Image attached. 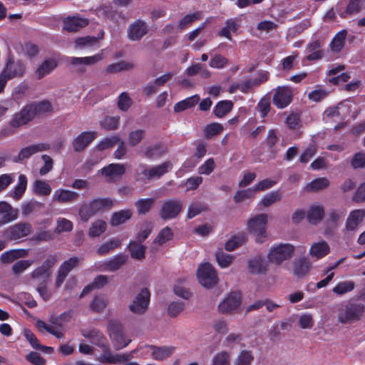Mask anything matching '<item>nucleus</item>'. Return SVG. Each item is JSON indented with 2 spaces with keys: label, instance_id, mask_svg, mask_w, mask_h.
Segmentation results:
<instances>
[{
  "label": "nucleus",
  "instance_id": "obj_41",
  "mask_svg": "<svg viewBox=\"0 0 365 365\" xmlns=\"http://www.w3.org/2000/svg\"><path fill=\"white\" fill-rule=\"evenodd\" d=\"M247 241L245 234L239 233L232 236L225 243V249L227 251H232L239 248Z\"/></svg>",
  "mask_w": 365,
  "mask_h": 365
},
{
  "label": "nucleus",
  "instance_id": "obj_44",
  "mask_svg": "<svg viewBox=\"0 0 365 365\" xmlns=\"http://www.w3.org/2000/svg\"><path fill=\"white\" fill-rule=\"evenodd\" d=\"M143 153L148 158H158L165 153V149L160 144H153L145 147Z\"/></svg>",
  "mask_w": 365,
  "mask_h": 365
},
{
  "label": "nucleus",
  "instance_id": "obj_38",
  "mask_svg": "<svg viewBox=\"0 0 365 365\" xmlns=\"http://www.w3.org/2000/svg\"><path fill=\"white\" fill-rule=\"evenodd\" d=\"M135 63L131 61H120L117 63L109 64L106 71L109 73H115L120 71H130L134 68Z\"/></svg>",
  "mask_w": 365,
  "mask_h": 365
},
{
  "label": "nucleus",
  "instance_id": "obj_30",
  "mask_svg": "<svg viewBox=\"0 0 365 365\" xmlns=\"http://www.w3.org/2000/svg\"><path fill=\"white\" fill-rule=\"evenodd\" d=\"M248 269L250 274H264L267 270V262L261 257H255L248 262Z\"/></svg>",
  "mask_w": 365,
  "mask_h": 365
},
{
  "label": "nucleus",
  "instance_id": "obj_36",
  "mask_svg": "<svg viewBox=\"0 0 365 365\" xmlns=\"http://www.w3.org/2000/svg\"><path fill=\"white\" fill-rule=\"evenodd\" d=\"M133 212L130 210H121L113 213L110 217V224L112 226H118L125 223L130 219Z\"/></svg>",
  "mask_w": 365,
  "mask_h": 365
},
{
  "label": "nucleus",
  "instance_id": "obj_34",
  "mask_svg": "<svg viewBox=\"0 0 365 365\" xmlns=\"http://www.w3.org/2000/svg\"><path fill=\"white\" fill-rule=\"evenodd\" d=\"M90 203L96 214L110 210L114 206V200L108 197L94 199Z\"/></svg>",
  "mask_w": 365,
  "mask_h": 365
},
{
  "label": "nucleus",
  "instance_id": "obj_43",
  "mask_svg": "<svg viewBox=\"0 0 365 365\" xmlns=\"http://www.w3.org/2000/svg\"><path fill=\"white\" fill-rule=\"evenodd\" d=\"M233 103L231 101H221L215 106L213 113L217 118H222L231 111Z\"/></svg>",
  "mask_w": 365,
  "mask_h": 365
},
{
  "label": "nucleus",
  "instance_id": "obj_64",
  "mask_svg": "<svg viewBox=\"0 0 365 365\" xmlns=\"http://www.w3.org/2000/svg\"><path fill=\"white\" fill-rule=\"evenodd\" d=\"M230 356L227 351L219 352L214 356L211 365H229Z\"/></svg>",
  "mask_w": 365,
  "mask_h": 365
},
{
  "label": "nucleus",
  "instance_id": "obj_32",
  "mask_svg": "<svg viewBox=\"0 0 365 365\" xmlns=\"http://www.w3.org/2000/svg\"><path fill=\"white\" fill-rule=\"evenodd\" d=\"M347 33L346 30L343 29L335 34L329 44L330 49L332 52L339 53L342 50L346 43Z\"/></svg>",
  "mask_w": 365,
  "mask_h": 365
},
{
  "label": "nucleus",
  "instance_id": "obj_8",
  "mask_svg": "<svg viewBox=\"0 0 365 365\" xmlns=\"http://www.w3.org/2000/svg\"><path fill=\"white\" fill-rule=\"evenodd\" d=\"M242 303V295L240 292H231L218 305V310L221 314H227L238 309Z\"/></svg>",
  "mask_w": 365,
  "mask_h": 365
},
{
  "label": "nucleus",
  "instance_id": "obj_25",
  "mask_svg": "<svg viewBox=\"0 0 365 365\" xmlns=\"http://www.w3.org/2000/svg\"><path fill=\"white\" fill-rule=\"evenodd\" d=\"M365 218V210L357 209L352 210L346 222V229L349 231H352L356 229V227L363 222Z\"/></svg>",
  "mask_w": 365,
  "mask_h": 365
},
{
  "label": "nucleus",
  "instance_id": "obj_50",
  "mask_svg": "<svg viewBox=\"0 0 365 365\" xmlns=\"http://www.w3.org/2000/svg\"><path fill=\"white\" fill-rule=\"evenodd\" d=\"M256 192L254 187L246 190H238L235 194L233 199L237 203L242 202L246 200L254 198Z\"/></svg>",
  "mask_w": 365,
  "mask_h": 365
},
{
  "label": "nucleus",
  "instance_id": "obj_35",
  "mask_svg": "<svg viewBox=\"0 0 365 365\" xmlns=\"http://www.w3.org/2000/svg\"><path fill=\"white\" fill-rule=\"evenodd\" d=\"M57 66L56 61L53 58L46 59L36 70V75L38 79L51 73Z\"/></svg>",
  "mask_w": 365,
  "mask_h": 365
},
{
  "label": "nucleus",
  "instance_id": "obj_21",
  "mask_svg": "<svg viewBox=\"0 0 365 365\" xmlns=\"http://www.w3.org/2000/svg\"><path fill=\"white\" fill-rule=\"evenodd\" d=\"M97 133L94 131L83 132L76 137L73 141V147L75 151L83 150L97 137Z\"/></svg>",
  "mask_w": 365,
  "mask_h": 365
},
{
  "label": "nucleus",
  "instance_id": "obj_15",
  "mask_svg": "<svg viewBox=\"0 0 365 365\" xmlns=\"http://www.w3.org/2000/svg\"><path fill=\"white\" fill-rule=\"evenodd\" d=\"M337 12L342 18L357 14L361 9V0H341L337 4Z\"/></svg>",
  "mask_w": 365,
  "mask_h": 365
},
{
  "label": "nucleus",
  "instance_id": "obj_61",
  "mask_svg": "<svg viewBox=\"0 0 365 365\" xmlns=\"http://www.w3.org/2000/svg\"><path fill=\"white\" fill-rule=\"evenodd\" d=\"M120 123V117L118 116H108L106 117L101 123L103 128L108 130H113L118 128Z\"/></svg>",
  "mask_w": 365,
  "mask_h": 365
},
{
  "label": "nucleus",
  "instance_id": "obj_16",
  "mask_svg": "<svg viewBox=\"0 0 365 365\" xmlns=\"http://www.w3.org/2000/svg\"><path fill=\"white\" fill-rule=\"evenodd\" d=\"M292 99L291 88L287 86H279L273 96V103L279 108H284L291 103Z\"/></svg>",
  "mask_w": 365,
  "mask_h": 365
},
{
  "label": "nucleus",
  "instance_id": "obj_14",
  "mask_svg": "<svg viewBox=\"0 0 365 365\" xmlns=\"http://www.w3.org/2000/svg\"><path fill=\"white\" fill-rule=\"evenodd\" d=\"M101 348L103 350V354L99 357V361L102 363L118 364L129 361L131 357L128 354H113L108 343L105 344V346Z\"/></svg>",
  "mask_w": 365,
  "mask_h": 365
},
{
  "label": "nucleus",
  "instance_id": "obj_26",
  "mask_svg": "<svg viewBox=\"0 0 365 365\" xmlns=\"http://www.w3.org/2000/svg\"><path fill=\"white\" fill-rule=\"evenodd\" d=\"M63 29L68 31H76L88 25L86 19L78 16L67 17L63 19Z\"/></svg>",
  "mask_w": 365,
  "mask_h": 365
},
{
  "label": "nucleus",
  "instance_id": "obj_23",
  "mask_svg": "<svg viewBox=\"0 0 365 365\" xmlns=\"http://www.w3.org/2000/svg\"><path fill=\"white\" fill-rule=\"evenodd\" d=\"M101 172L108 181H113L125 173V167L123 164L112 163L102 168Z\"/></svg>",
  "mask_w": 365,
  "mask_h": 365
},
{
  "label": "nucleus",
  "instance_id": "obj_51",
  "mask_svg": "<svg viewBox=\"0 0 365 365\" xmlns=\"http://www.w3.org/2000/svg\"><path fill=\"white\" fill-rule=\"evenodd\" d=\"M355 287V283L353 281H344L339 282L332 289L333 292L337 295H342L352 291Z\"/></svg>",
  "mask_w": 365,
  "mask_h": 365
},
{
  "label": "nucleus",
  "instance_id": "obj_24",
  "mask_svg": "<svg viewBox=\"0 0 365 365\" xmlns=\"http://www.w3.org/2000/svg\"><path fill=\"white\" fill-rule=\"evenodd\" d=\"M148 348L151 351V356L155 360L163 361L170 356L175 351L173 346H157L148 345Z\"/></svg>",
  "mask_w": 365,
  "mask_h": 365
},
{
  "label": "nucleus",
  "instance_id": "obj_63",
  "mask_svg": "<svg viewBox=\"0 0 365 365\" xmlns=\"http://www.w3.org/2000/svg\"><path fill=\"white\" fill-rule=\"evenodd\" d=\"M73 229V223L68 219L60 217L56 221L55 232L61 233L63 232H70Z\"/></svg>",
  "mask_w": 365,
  "mask_h": 365
},
{
  "label": "nucleus",
  "instance_id": "obj_48",
  "mask_svg": "<svg viewBox=\"0 0 365 365\" xmlns=\"http://www.w3.org/2000/svg\"><path fill=\"white\" fill-rule=\"evenodd\" d=\"M329 185V181L326 178H317L305 186V190L309 192L318 191L327 187Z\"/></svg>",
  "mask_w": 365,
  "mask_h": 365
},
{
  "label": "nucleus",
  "instance_id": "obj_56",
  "mask_svg": "<svg viewBox=\"0 0 365 365\" xmlns=\"http://www.w3.org/2000/svg\"><path fill=\"white\" fill-rule=\"evenodd\" d=\"M292 252H268V259L270 262L277 265L280 264L283 261L289 259Z\"/></svg>",
  "mask_w": 365,
  "mask_h": 365
},
{
  "label": "nucleus",
  "instance_id": "obj_53",
  "mask_svg": "<svg viewBox=\"0 0 365 365\" xmlns=\"http://www.w3.org/2000/svg\"><path fill=\"white\" fill-rule=\"evenodd\" d=\"M173 233L171 229L168 227H165L163 228L155 240L153 241L154 244L163 245L168 241L170 240L173 238Z\"/></svg>",
  "mask_w": 365,
  "mask_h": 365
},
{
  "label": "nucleus",
  "instance_id": "obj_17",
  "mask_svg": "<svg viewBox=\"0 0 365 365\" xmlns=\"http://www.w3.org/2000/svg\"><path fill=\"white\" fill-rule=\"evenodd\" d=\"M79 264V259L73 257L63 262L60 266L56 281V287H60L68 276V273Z\"/></svg>",
  "mask_w": 365,
  "mask_h": 365
},
{
  "label": "nucleus",
  "instance_id": "obj_49",
  "mask_svg": "<svg viewBox=\"0 0 365 365\" xmlns=\"http://www.w3.org/2000/svg\"><path fill=\"white\" fill-rule=\"evenodd\" d=\"M344 258H340L338 259L332 266L328 267L326 270V273H329L327 277L319 282H318L316 284V287L317 289H322L323 287H325L334 278V273L330 272L332 269L337 267L343 261Z\"/></svg>",
  "mask_w": 365,
  "mask_h": 365
},
{
  "label": "nucleus",
  "instance_id": "obj_40",
  "mask_svg": "<svg viewBox=\"0 0 365 365\" xmlns=\"http://www.w3.org/2000/svg\"><path fill=\"white\" fill-rule=\"evenodd\" d=\"M200 101V96L198 95H194L188 97L182 101L178 102L174 106V111L179 113L186 109L190 108L196 105Z\"/></svg>",
  "mask_w": 365,
  "mask_h": 365
},
{
  "label": "nucleus",
  "instance_id": "obj_27",
  "mask_svg": "<svg viewBox=\"0 0 365 365\" xmlns=\"http://www.w3.org/2000/svg\"><path fill=\"white\" fill-rule=\"evenodd\" d=\"M0 215L2 217L0 219V225H4L15 220L18 216V210L6 202H0Z\"/></svg>",
  "mask_w": 365,
  "mask_h": 365
},
{
  "label": "nucleus",
  "instance_id": "obj_1",
  "mask_svg": "<svg viewBox=\"0 0 365 365\" xmlns=\"http://www.w3.org/2000/svg\"><path fill=\"white\" fill-rule=\"evenodd\" d=\"M268 215L260 213L252 216L247 222V230L255 235L257 243H262L267 237V227L268 224Z\"/></svg>",
  "mask_w": 365,
  "mask_h": 365
},
{
  "label": "nucleus",
  "instance_id": "obj_37",
  "mask_svg": "<svg viewBox=\"0 0 365 365\" xmlns=\"http://www.w3.org/2000/svg\"><path fill=\"white\" fill-rule=\"evenodd\" d=\"M240 26V25L238 20L235 19H227L226 21V26L219 31L218 35L221 37H225L228 40H231V33H235Z\"/></svg>",
  "mask_w": 365,
  "mask_h": 365
},
{
  "label": "nucleus",
  "instance_id": "obj_39",
  "mask_svg": "<svg viewBox=\"0 0 365 365\" xmlns=\"http://www.w3.org/2000/svg\"><path fill=\"white\" fill-rule=\"evenodd\" d=\"M51 190L49 183L42 180H36L32 185V191L36 195L48 196L51 194Z\"/></svg>",
  "mask_w": 365,
  "mask_h": 365
},
{
  "label": "nucleus",
  "instance_id": "obj_60",
  "mask_svg": "<svg viewBox=\"0 0 365 365\" xmlns=\"http://www.w3.org/2000/svg\"><path fill=\"white\" fill-rule=\"evenodd\" d=\"M200 19V13L196 12L192 14H187L179 21L178 28L182 30L190 26L194 21Z\"/></svg>",
  "mask_w": 365,
  "mask_h": 365
},
{
  "label": "nucleus",
  "instance_id": "obj_46",
  "mask_svg": "<svg viewBox=\"0 0 365 365\" xmlns=\"http://www.w3.org/2000/svg\"><path fill=\"white\" fill-rule=\"evenodd\" d=\"M146 132L143 129L131 130L128 135V144L134 147L138 145L145 137Z\"/></svg>",
  "mask_w": 365,
  "mask_h": 365
},
{
  "label": "nucleus",
  "instance_id": "obj_20",
  "mask_svg": "<svg viewBox=\"0 0 365 365\" xmlns=\"http://www.w3.org/2000/svg\"><path fill=\"white\" fill-rule=\"evenodd\" d=\"M49 148L48 144L38 143L22 148L19 155L14 158V162L19 163L29 158L32 155L46 150Z\"/></svg>",
  "mask_w": 365,
  "mask_h": 365
},
{
  "label": "nucleus",
  "instance_id": "obj_31",
  "mask_svg": "<svg viewBox=\"0 0 365 365\" xmlns=\"http://www.w3.org/2000/svg\"><path fill=\"white\" fill-rule=\"evenodd\" d=\"M350 106L348 103H339L336 106L330 107L324 113V119L328 120L336 117L344 116L346 115Z\"/></svg>",
  "mask_w": 365,
  "mask_h": 365
},
{
  "label": "nucleus",
  "instance_id": "obj_47",
  "mask_svg": "<svg viewBox=\"0 0 365 365\" xmlns=\"http://www.w3.org/2000/svg\"><path fill=\"white\" fill-rule=\"evenodd\" d=\"M107 227V224L102 220H98L93 222L89 228L88 236L91 237H98L103 234Z\"/></svg>",
  "mask_w": 365,
  "mask_h": 365
},
{
  "label": "nucleus",
  "instance_id": "obj_18",
  "mask_svg": "<svg viewBox=\"0 0 365 365\" xmlns=\"http://www.w3.org/2000/svg\"><path fill=\"white\" fill-rule=\"evenodd\" d=\"M79 194L68 189L58 188L56 190L52 196V201L59 204H71L76 201Z\"/></svg>",
  "mask_w": 365,
  "mask_h": 365
},
{
  "label": "nucleus",
  "instance_id": "obj_9",
  "mask_svg": "<svg viewBox=\"0 0 365 365\" xmlns=\"http://www.w3.org/2000/svg\"><path fill=\"white\" fill-rule=\"evenodd\" d=\"M26 71V66L21 61H14V60H8L1 75L2 77L9 81L14 78H21Z\"/></svg>",
  "mask_w": 365,
  "mask_h": 365
},
{
  "label": "nucleus",
  "instance_id": "obj_52",
  "mask_svg": "<svg viewBox=\"0 0 365 365\" xmlns=\"http://www.w3.org/2000/svg\"><path fill=\"white\" fill-rule=\"evenodd\" d=\"M154 202L153 198L140 199L135 202V205L139 214H146L153 207Z\"/></svg>",
  "mask_w": 365,
  "mask_h": 365
},
{
  "label": "nucleus",
  "instance_id": "obj_6",
  "mask_svg": "<svg viewBox=\"0 0 365 365\" xmlns=\"http://www.w3.org/2000/svg\"><path fill=\"white\" fill-rule=\"evenodd\" d=\"M103 59V50L99 53L86 57H71L69 63L78 73H84L87 70V66H91Z\"/></svg>",
  "mask_w": 365,
  "mask_h": 365
},
{
  "label": "nucleus",
  "instance_id": "obj_58",
  "mask_svg": "<svg viewBox=\"0 0 365 365\" xmlns=\"http://www.w3.org/2000/svg\"><path fill=\"white\" fill-rule=\"evenodd\" d=\"M215 258L218 265L221 268H226L230 265L235 259L234 255H228L226 252H215Z\"/></svg>",
  "mask_w": 365,
  "mask_h": 365
},
{
  "label": "nucleus",
  "instance_id": "obj_57",
  "mask_svg": "<svg viewBox=\"0 0 365 365\" xmlns=\"http://www.w3.org/2000/svg\"><path fill=\"white\" fill-rule=\"evenodd\" d=\"M254 356L251 351L242 350L235 361V365H251Z\"/></svg>",
  "mask_w": 365,
  "mask_h": 365
},
{
  "label": "nucleus",
  "instance_id": "obj_13",
  "mask_svg": "<svg viewBox=\"0 0 365 365\" xmlns=\"http://www.w3.org/2000/svg\"><path fill=\"white\" fill-rule=\"evenodd\" d=\"M31 232L29 223L21 222L10 226L4 231V235L11 240H19L28 236Z\"/></svg>",
  "mask_w": 365,
  "mask_h": 365
},
{
  "label": "nucleus",
  "instance_id": "obj_2",
  "mask_svg": "<svg viewBox=\"0 0 365 365\" xmlns=\"http://www.w3.org/2000/svg\"><path fill=\"white\" fill-rule=\"evenodd\" d=\"M173 168V164L166 161L162 164L148 168L146 165L140 164L136 169L138 180L158 179Z\"/></svg>",
  "mask_w": 365,
  "mask_h": 365
},
{
  "label": "nucleus",
  "instance_id": "obj_59",
  "mask_svg": "<svg viewBox=\"0 0 365 365\" xmlns=\"http://www.w3.org/2000/svg\"><path fill=\"white\" fill-rule=\"evenodd\" d=\"M133 104L129 94L125 92L120 93L118 98V108L122 111H127Z\"/></svg>",
  "mask_w": 365,
  "mask_h": 365
},
{
  "label": "nucleus",
  "instance_id": "obj_42",
  "mask_svg": "<svg viewBox=\"0 0 365 365\" xmlns=\"http://www.w3.org/2000/svg\"><path fill=\"white\" fill-rule=\"evenodd\" d=\"M281 199L282 192L279 190H274L265 195L258 205L263 207H269L274 203L279 202Z\"/></svg>",
  "mask_w": 365,
  "mask_h": 365
},
{
  "label": "nucleus",
  "instance_id": "obj_54",
  "mask_svg": "<svg viewBox=\"0 0 365 365\" xmlns=\"http://www.w3.org/2000/svg\"><path fill=\"white\" fill-rule=\"evenodd\" d=\"M126 261L124 255H118L114 259L105 264V268L108 271L114 272L118 270Z\"/></svg>",
  "mask_w": 365,
  "mask_h": 365
},
{
  "label": "nucleus",
  "instance_id": "obj_33",
  "mask_svg": "<svg viewBox=\"0 0 365 365\" xmlns=\"http://www.w3.org/2000/svg\"><path fill=\"white\" fill-rule=\"evenodd\" d=\"M321 42L319 40H314L307 45L306 48L307 60L315 61L322 58L324 53L321 49Z\"/></svg>",
  "mask_w": 365,
  "mask_h": 365
},
{
  "label": "nucleus",
  "instance_id": "obj_19",
  "mask_svg": "<svg viewBox=\"0 0 365 365\" xmlns=\"http://www.w3.org/2000/svg\"><path fill=\"white\" fill-rule=\"evenodd\" d=\"M35 108L32 104L26 106L21 111L16 114L11 121L12 127H19L26 124L36 115Z\"/></svg>",
  "mask_w": 365,
  "mask_h": 365
},
{
  "label": "nucleus",
  "instance_id": "obj_5",
  "mask_svg": "<svg viewBox=\"0 0 365 365\" xmlns=\"http://www.w3.org/2000/svg\"><path fill=\"white\" fill-rule=\"evenodd\" d=\"M364 304H348L339 311L338 320L342 324L358 320L364 312Z\"/></svg>",
  "mask_w": 365,
  "mask_h": 365
},
{
  "label": "nucleus",
  "instance_id": "obj_4",
  "mask_svg": "<svg viewBox=\"0 0 365 365\" xmlns=\"http://www.w3.org/2000/svg\"><path fill=\"white\" fill-rule=\"evenodd\" d=\"M182 202L176 198L168 199L162 202L159 212L160 217L164 220H170L176 218L182 212Z\"/></svg>",
  "mask_w": 365,
  "mask_h": 365
},
{
  "label": "nucleus",
  "instance_id": "obj_45",
  "mask_svg": "<svg viewBox=\"0 0 365 365\" xmlns=\"http://www.w3.org/2000/svg\"><path fill=\"white\" fill-rule=\"evenodd\" d=\"M27 187V178L25 175L21 174L19 176V182L16 185L14 190L11 194V196L16 199L19 200L23 194L25 192Z\"/></svg>",
  "mask_w": 365,
  "mask_h": 365
},
{
  "label": "nucleus",
  "instance_id": "obj_12",
  "mask_svg": "<svg viewBox=\"0 0 365 365\" xmlns=\"http://www.w3.org/2000/svg\"><path fill=\"white\" fill-rule=\"evenodd\" d=\"M149 31V26L145 21L138 19L129 25L127 29L128 38L132 41H138L145 36Z\"/></svg>",
  "mask_w": 365,
  "mask_h": 365
},
{
  "label": "nucleus",
  "instance_id": "obj_11",
  "mask_svg": "<svg viewBox=\"0 0 365 365\" xmlns=\"http://www.w3.org/2000/svg\"><path fill=\"white\" fill-rule=\"evenodd\" d=\"M312 262L308 257H300L292 262L291 273L297 279H303L309 273Z\"/></svg>",
  "mask_w": 365,
  "mask_h": 365
},
{
  "label": "nucleus",
  "instance_id": "obj_62",
  "mask_svg": "<svg viewBox=\"0 0 365 365\" xmlns=\"http://www.w3.org/2000/svg\"><path fill=\"white\" fill-rule=\"evenodd\" d=\"M123 239L120 237H113L103 243L100 247L99 251H110L120 248Z\"/></svg>",
  "mask_w": 365,
  "mask_h": 365
},
{
  "label": "nucleus",
  "instance_id": "obj_3",
  "mask_svg": "<svg viewBox=\"0 0 365 365\" xmlns=\"http://www.w3.org/2000/svg\"><path fill=\"white\" fill-rule=\"evenodd\" d=\"M199 282L206 288H212L217 283V276L213 266L209 262L201 264L197 270Z\"/></svg>",
  "mask_w": 365,
  "mask_h": 365
},
{
  "label": "nucleus",
  "instance_id": "obj_29",
  "mask_svg": "<svg viewBox=\"0 0 365 365\" xmlns=\"http://www.w3.org/2000/svg\"><path fill=\"white\" fill-rule=\"evenodd\" d=\"M103 35L104 32L101 31L98 37L87 36L78 38L75 40V48L78 49H84L96 46L98 44L99 40L103 38Z\"/></svg>",
  "mask_w": 365,
  "mask_h": 365
},
{
  "label": "nucleus",
  "instance_id": "obj_10",
  "mask_svg": "<svg viewBox=\"0 0 365 365\" xmlns=\"http://www.w3.org/2000/svg\"><path fill=\"white\" fill-rule=\"evenodd\" d=\"M150 293L147 288L142 289L130 305V310L135 314H142L148 309Z\"/></svg>",
  "mask_w": 365,
  "mask_h": 365
},
{
  "label": "nucleus",
  "instance_id": "obj_7",
  "mask_svg": "<svg viewBox=\"0 0 365 365\" xmlns=\"http://www.w3.org/2000/svg\"><path fill=\"white\" fill-rule=\"evenodd\" d=\"M108 330L113 346L116 349L118 350L127 346L131 341L130 339L125 338L120 324L110 322L108 324Z\"/></svg>",
  "mask_w": 365,
  "mask_h": 365
},
{
  "label": "nucleus",
  "instance_id": "obj_55",
  "mask_svg": "<svg viewBox=\"0 0 365 365\" xmlns=\"http://www.w3.org/2000/svg\"><path fill=\"white\" fill-rule=\"evenodd\" d=\"M223 130L224 127L221 123H212L205 126L204 133L206 138H211L220 134Z\"/></svg>",
  "mask_w": 365,
  "mask_h": 365
},
{
  "label": "nucleus",
  "instance_id": "obj_28",
  "mask_svg": "<svg viewBox=\"0 0 365 365\" xmlns=\"http://www.w3.org/2000/svg\"><path fill=\"white\" fill-rule=\"evenodd\" d=\"M324 217V207L319 204L311 205L307 211V219L312 225L319 223Z\"/></svg>",
  "mask_w": 365,
  "mask_h": 365
},
{
  "label": "nucleus",
  "instance_id": "obj_22",
  "mask_svg": "<svg viewBox=\"0 0 365 365\" xmlns=\"http://www.w3.org/2000/svg\"><path fill=\"white\" fill-rule=\"evenodd\" d=\"M80 332L83 337L88 339L92 344L99 347L105 346L108 343L106 336L97 329H83Z\"/></svg>",
  "mask_w": 365,
  "mask_h": 365
}]
</instances>
